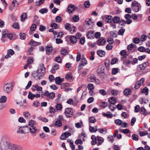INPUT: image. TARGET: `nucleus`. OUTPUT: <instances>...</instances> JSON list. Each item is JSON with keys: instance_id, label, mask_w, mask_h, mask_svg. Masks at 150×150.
<instances>
[{"instance_id": "f257e3e1", "label": "nucleus", "mask_w": 150, "mask_h": 150, "mask_svg": "<svg viewBox=\"0 0 150 150\" xmlns=\"http://www.w3.org/2000/svg\"><path fill=\"white\" fill-rule=\"evenodd\" d=\"M37 129L36 127H33L31 128L27 125L21 126L16 129V132L18 133L26 134L29 132L32 134L36 133Z\"/></svg>"}, {"instance_id": "f03ea898", "label": "nucleus", "mask_w": 150, "mask_h": 150, "mask_svg": "<svg viewBox=\"0 0 150 150\" xmlns=\"http://www.w3.org/2000/svg\"><path fill=\"white\" fill-rule=\"evenodd\" d=\"M10 141L8 136L5 135L2 137L0 142V150H8Z\"/></svg>"}, {"instance_id": "7ed1b4c3", "label": "nucleus", "mask_w": 150, "mask_h": 150, "mask_svg": "<svg viewBox=\"0 0 150 150\" xmlns=\"http://www.w3.org/2000/svg\"><path fill=\"white\" fill-rule=\"evenodd\" d=\"M46 68L44 66L43 64L41 63L39 64L38 69L36 71L37 76L39 79L42 78L44 76L45 71Z\"/></svg>"}, {"instance_id": "20e7f679", "label": "nucleus", "mask_w": 150, "mask_h": 150, "mask_svg": "<svg viewBox=\"0 0 150 150\" xmlns=\"http://www.w3.org/2000/svg\"><path fill=\"white\" fill-rule=\"evenodd\" d=\"M81 56L80 53L78 52L76 56V61L79 62L81 59L79 67H80L81 66H84L87 64V62L86 59L83 57V55Z\"/></svg>"}, {"instance_id": "39448f33", "label": "nucleus", "mask_w": 150, "mask_h": 150, "mask_svg": "<svg viewBox=\"0 0 150 150\" xmlns=\"http://www.w3.org/2000/svg\"><path fill=\"white\" fill-rule=\"evenodd\" d=\"M41 96L42 97H46L48 99H53L55 97V94L53 92L49 93L47 91L42 92L41 94Z\"/></svg>"}, {"instance_id": "423d86ee", "label": "nucleus", "mask_w": 150, "mask_h": 150, "mask_svg": "<svg viewBox=\"0 0 150 150\" xmlns=\"http://www.w3.org/2000/svg\"><path fill=\"white\" fill-rule=\"evenodd\" d=\"M131 7L132 10L135 12H138L141 8L140 4L136 1H132Z\"/></svg>"}, {"instance_id": "0eeeda50", "label": "nucleus", "mask_w": 150, "mask_h": 150, "mask_svg": "<svg viewBox=\"0 0 150 150\" xmlns=\"http://www.w3.org/2000/svg\"><path fill=\"white\" fill-rule=\"evenodd\" d=\"M13 87L11 83H6L4 87V91L6 93L9 94L12 91Z\"/></svg>"}, {"instance_id": "6e6552de", "label": "nucleus", "mask_w": 150, "mask_h": 150, "mask_svg": "<svg viewBox=\"0 0 150 150\" xmlns=\"http://www.w3.org/2000/svg\"><path fill=\"white\" fill-rule=\"evenodd\" d=\"M8 150H23V148L21 146L12 144L10 141Z\"/></svg>"}, {"instance_id": "1a4fd4ad", "label": "nucleus", "mask_w": 150, "mask_h": 150, "mask_svg": "<svg viewBox=\"0 0 150 150\" xmlns=\"http://www.w3.org/2000/svg\"><path fill=\"white\" fill-rule=\"evenodd\" d=\"M144 81V79L143 78H141L136 82L134 86V88L136 89H139L141 86L143 85Z\"/></svg>"}, {"instance_id": "9d476101", "label": "nucleus", "mask_w": 150, "mask_h": 150, "mask_svg": "<svg viewBox=\"0 0 150 150\" xmlns=\"http://www.w3.org/2000/svg\"><path fill=\"white\" fill-rule=\"evenodd\" d=\"M64 113L67 117H71L73 115V110L71 108H67L65 110Z\"/></svg>"}, {"instance_id": "9b49d317", "label": "nucleus", "mask_w": 150, "mask_h": 150, "mask_svg": "<svg viewBox=\"0 0 150 150\" xmlns=\"http://www.w3.org/2000/svg\"><path fill=\"white\" fill-rule=\"evenodd\" d=\"M71 134L68 132H66L63 133L61 136L60 139L61 140H65L66 138H68L71 136Z\"/></svg>"}, {"instance_id": "f8f14e48", "label": "nucleus", "mask_w": 150, "mask_h": 150, "mask_svg": "<svg viewBox=\"0 0 150 150\" xmlns=\"http://www.w3.org/2000/svg\"><path fill=\"white\" fill-rule=\"evenodd\" d=\"M149 65V62H148L143 63L139 66L138 67V69L139 70H142L144 69Z\"/></svg>"}, {"instance_id": "ddd939ff", "label": "nucleus", "mask_w": 150, "mask_h": 150, "mask_svg": "<svg viewBox=\"0 0 150 150\" xmlns=\"http://www.w3.org/2000/svg\"><path fill=\"white\" fill-rule=\"evenodd\" d=\"M32 89L34 91L35 90L37 91H41L42 90V88L38 86V84L33 85Z\"/></svg>"}, {"instance_id": "4468645a", "label": "nucleus", "mask_w": 150, "mask_h": 150, "mask_svg": "<svg viewBox=\"0 0 150 150\" xmlns=\"http://www.w3.org/2000/svg\"><path fill=\"white\" fill-rule=\"evenodd\" d=\"M93 25V23L92 22L91 20L89 19L86 22V27L87 29H89L91 28Z\"/></svg>"}, {"instance_id": "2eb2a0df", "label": "nucleus", "mask_w": 150, "mask_h": 150, "mask_svg": "<svg viewBox=\"0 0 150 150\" xmlns=\"http://www.w3.org/2000/svg\"><path fill=\"white\" fill-rule=\"evenodd\" d=\"M64 79L63 78H61L58 76L55 79V81L57 85H60L61 83L64 81Z\"/></svg>"}, {"instance_id": "dca6fc26", "label": "nucleus", "mask_w": 150, "mask_h": 150, "mask_svg": "<svg viewBox=\"0 0 150 150\" xmlns=\"http://www.w3.org/2000/svg\"><path fill=\"white\" fill-rule=\"evenodd\" d=\"M104 67L103 66H100L97 69V72L99 74L103 73L104 72Z\"/></svg>"}, {"instance_id": "f3484780", "label": "nucleus", "mask_w": 150, "mask_h": 150, "mask_svg": "<svg viewBox=\"0 0 150 150\" xmlns=\"http://www.w3.org/2000/svg\"><path fill=\"white\" fill-rule=\"evenodd\" d=\"M96 140L97 142V146H99L103 142L104 139L101 137L97 136Z\"/></svg>"}, {"instance_id": "a211bd4d", "label": "nucleus", "mask_w": 150, "mask_h": 150, "mask_svg": "<svg viewBox=\"0 0 150 150\" xmlns=\"http://www.w3.org/2000/svg\"><path fill=\"white\" fill-rule=\"evenodd\" d=\"M75 9V7L74 5H69L67 8V11L71 13L74 11Z\"/></svg>"}, {"instance_id": "6ab92c4d", "label": "nucleus", "mask_w": 150, "mask_h": 150, "mask_svg": "<svg viewBox=\"0 0 150 150\" xmlns=\"http://www.w3.org/2000/svg\"><path fill=\"white\" fill-rule=\"evenodd\" d=\"M8 34H9V33L6 30H4L3 32L2 36L1 38L2 41L4 42L5 40L4 38H7Z\"/></svg>"}, {"instance_id": "aec40b11", "label": "nucleus", "mask_w": 150, "mask_h": 150, "mask_svg": "<svg viewBox=\"0 0 150 150\" xmlns=\"http://www.w3.org/2000/svg\"><path fill=\"white\" fill-rule=\"evenodd\" d=\"M96 77L93 74H91L88 77L87 79L89 82H93L95 80Z\"/></svg>"}, {"instance_id": "412c9836", "label": "nucleus", "mask_w": 150, "mask_h": 150, "mask_svg": "<svg viewBox=\"0 0 150 150\" xmlns=\"http://www.w3.org/2000/svg\"><path fill=\"white\" fill-rule=\"evenodd\" d=\"M29 44L31 46H35L39 45L40 43L39 42H36L33 40H31Z\"/></svg>"}, {"instance_id": "4be33fe9", "label": "nucleus", "mask_w": 150, "mask_h": 150, "mask_svg": "<svg viewBox=\"0 0 150 150\" xmlns=\"http://www.w3.org/2000/svg\"><path fill=\"white\" fill-rule=\"evenodd\" d=\"M94 32L92 31H89L87 34V37L89 39H93L94 38Z\"/></svg>"}, {"instance_id": "5701e85b", "label": "nucleus", "mask_w": 150, "mask_h": 150, "mask_svg": "<svg viewBox=\"0 0 150 150\" xmlns=\"http://www.w3.org/2000/svg\"><path fill=\"white\" fill-rule=\"evenodd\" d=\"M106 42V41L104 38H101L98 40V44L99 45H103Z\"/></svg>"}, {"instance_id": "b1692460", "label": "nucleus", "mask_w": 150, "mask_h": 150, "mask_svg": "<svg viewBox=\"0 0 150 150\" xmlns=\"http://www.w3.org/2000/svg\"><path fill=\"white\" fill-rule=\"evenodd\" d=\"M118 134V130H116L115 131L114 133L113 134V136L114 137H116L118 139H121L122 138V135L120 134Z\"/></svg>"}, {"instance_id": "393cba45", "label": "nucleus", "mask_w": 150, "mask_h": 150, "mask_svg": "<svg viewBox=\"0 0 150 150\" xmlns=\"http://www.w3.org/2000/svg\"><path fill=\"white\" fill-rule=\"evenodd\" d=\"M70 40L71 43L74 44L76 42L77 39L75 36L72 35L70 37Z\"/></svg>"}, {"instance_id": "a878e982", "label": "nucleus", "mask_w": 150, "mask_h": 150, "mask_svg": "<svg viewBox=\"0 0 150 150\" xmlns=\"http://www.w3.org/2000/svg\"><path fill=\"white\" fill-rule=\"evenodd\" d=\"M108 101L110 105H114L115 103L116 102V100L115 98L112 97L110 98L108 100Z\"/></svg>"}, {"instance_id": "bb28decb", "label": "nucleus", "mask_w": 150, "mask_h": 150, "mask_svg": "<svg viewBox=\"0 0 150 150\" xmlns=\"http://www.w3.org/2000/svg\"><path fill=\"white\" fill-rule=\"evenodd\" d=\"M36 122L35 121L33 120H30L28 122V125L30 126L29 127L31 128L33 127H35L34 125H36Z\"/></svg>"}, {"instance_id": "cd10ccee", "label": "nucleus", "mask_w": 150, "mask_h": 150, "mask_svg": "<svg viewBox=\"0 0 150 150\" xmlns=\"http://www.w3.org/2000/svg\"><path fill=\"white\" fill-rule=\"evenodd\" d=\"M112 17L111 16H105V21L108 23H110L112 20Z\"/></svg>"}, {"instance_id": "c85d7f7f", "label": "nucleus", "mask_w": 150, "mask_h": 150, "mask_svg": "<svg viewBox=\"0 0 150 150\" xmlns=\"http://www.w3.org/2000/svg\"><path fill=\"white\" fill-rule=\"evenodd\" d=\"M75 125V127L78 128H81L83 126V122L81 120L79 122L76 123Z\"/></svg>"}, {"instance_id": "c756f323", "label": "nucleus", "mask_w": 150, "mask_h": 150, "mask_svg": "<svg viewBox=\"0 0 150 150\" xmlns=\"http://www.w3.org/2000/svg\"><path fill=\"white\" fill-rule=\"evenodd\" d=\"M123 93L124 94L125 96L129 95L131 93V90L129 88H126L124 90Z\"/></svg>"}, {"instance_id": "7c9ffc66", "label": "nucleus", "mask_w": 150, "mask_h": 150, "mask_svg": "<svg viewBox=\"0 0 150 150\" xmlns=\"http://www.w3.org/2000/svg\"><path fill=\"white\" fill-rule=\"evenodd\" d=\"M97 54L100 57H103L105 55V52L102 50H99L97 51Z\"/></svg>"}, {"instance_id": "2f4dec72", "label": "nucleus", "mask_w": 150, "mask_h": 150, "mask_svg": "<svg viewBox=\"0 0 150 150\" xmlns=\"http://www.w3.org/2000/svg\"><path fill=\"white\" fill-rule=\"evenodd\" d=\"M27 17V14L25 13H23L21 16V20L22 22H24L25 21Z\"/></svg>"}, {"instance_id": "473e14b6", "label": "nucleus", "mask_w": 150, "mask_h": 150, "mask_svg": "<svg viewBox=\"0 0 150 150\" xmlns=\"http://www.w3.org/2000/svg\"><path fill=\"white\" fill-rule=\"evenodd\" d=\"M102 115L103 116L109 118H111L112 117V115L109 112H107L106 113L105 112L103 113Z\"/></svg>"}, {"instance_id": "72a5a7b5", "label": "nucleus", "mask_w": 150, "mask_h": 150, "mask_svg": "<svg viewBox=\"0 0 150 150\" xmlns=\"http://www.w3.org/2000/svg\"><path fill=\"white\" fill-rule=\"evenodd\" d=\"M140 112L141 114L144 115H146L148 113L146 110L143 107L141 108Z\"/></svg>"}, {"instance_id": "f704fd0d", "label": "nucleus", "mask_w": 150, "mask_h": 150, "mask_svg": "<svg viewBox=\"0 0 150 150\" xmlns=\"http://www.w3.org/2000/svg\"><path fill=\"white\" fill-rule=\"evenodd\" d=\"M56 109L57 110H61L62 108V105L60 103H57L55 106Z\"/></svg>"}, {"instance_id": "c9c22d12", "label": "nucleus", "mask_w": 150, "mask_h": 150, "mask_svg": "<svg viewBox=\"0 0 150 150\" xmlns=\"http://www.w3.org/2000/svg\"><path fill=\"white\" fill-rule=\"evenodd\" d=\"M7 100V97L5 96H3L0 98V102L1 103H5Z\"/></svg>"}, {"instance_id": "e433bc0d", "label": "nucleus", "mask_w": 150, "mask_h": 150, "mask_svg": "<svg viewBox=\"0 0 150 150\" xmlns=\"http://www.w3.org/2000/svg\"><path fill=\"white\" fill-rule=\"evenodd\" d=\"M40 103L37 101H34L33 102V106L35 107H38L40 105Z\"/></svg>"}, {"instance_id": "4c0bfd02", "label": "nucleus", "mask_w": 150, "mask_h": 150, "mask_svg": "<svg viewBox=\"0 0 150 150\" xmlns=\"http://www.w3.org/2000/svg\"><path fill=\"white\" fill-rule=\"evenodd\" d=\"M52 50V48L51 46L50 45H47L46 47V51L48 53L51 52Z\"/></svg>"}, {"instance_id": "58836bf2", "label": "nucleus", "mask_w": 150, "mask_h": 150, "mask_svg": "<svg viewBox=\"0 0 150 150\" xmlns=\"http://www.w3.org/2000/svg\"><path fill=\"white\" fill-rule=\"evenodd\" d=\"M148 89L147 87H145L141 91L142 93H145L146 95H147L148 94Z\"/></svg>"}, {"instance_id": "ea45409f", "label": "nucleus", "mask_w": 150, "mask_h": 150, "mask_svg": "<svg viewBox=\"0 0 150 150\" xmlns=\"http://www.w3.org/2000/svg\"><path fill=\"white\" fill-rule=\"evenodd\" d=\"M120 54L122 56L123 58H125L127 56L126 52L125 50H122L120 52Z\"/></svg>"}, {"instance_id": "a19ab883", "label": "nucleus", "mask_w": 150, "mask_h": 150, "mask_svg": "<svg viewBox=\"0 0 150 150\" xmlns=\"http://www.w3.org/2000/svg\"><path fill=\"white\" fill-rule=\"evenodd\" d=\"M66 79L67 80H71L72 78V75L71 73H70L66 74L65 77Z\"/></svg>"}, {"instance_id": "79ce46f5", "label": "nucleus", "mask_w": 150, "mask_h": 150, "mask_svg": "<svg viewBox=\"0 0 150 150\" xmlns=\"http://www.w3.org/2000/svg\"><path fill=\"white\" fill-rule=\"evenodd\" d=\"M62 125V122L59 120L56 121L55 122V125L57 127L61 126Z\"/></svg>"}, {"instance_id": "37998d69", "label": "nucleus", "mask_w": 150, "mask_h": 150, "mask_svg": "<svg viewBox=\"0 0 150 150\" xmlns=\"http://www.w3.org/2000/svg\"><path fill=\"white\" fill-rule=\"evenodd\" d=\"M45 0H40L39 1H36L35 3L36 6H39L43 4Z\"/></svg>"}, {"instance_id": "c03bdc74", "label": "nucleus", "mask_w": 150, "mask_h": 150, "mask_svg": "<svg viewBox=\"0 0 150 150\" xmlns=\"http://www.w3.org/2000/svg\"><path fill=\"white\" fill-rule=\"evenodd\" d=\"M72 20L76 22L79 20V16L77 15H74L72 17Z\"/></svg>"}, {"instance_id": "a18cd8bd", "label": "nucleus", "mask_w": 150, "mask_h": 150, "mask_svg": "<svg viewBox=\"0 0 150 150\" xmlns=\"http://www.w3.org/2000/svg\"><path fill=\"white\" fill-rule=\"evenodd\" d=\"M99 93L101 95L104 96L106 94V91L104 89H100L99 91Z\"/></svg>"}, {"instance_id": "49530a36", "label": "nucleus", "mask_w": 150, "mask_h": 150, "mask_svg": "<svg viewBox=\"0 0 150 150\" xmlns=\"http://www.w3.org/2000/svg\"><path fill=\"white\" fill-rule=\"evenodd\" d=\"M61 96V95L60 94H59L58 95L57 98L54 101L55 103H57L59 102Z\"/></svg>"}, {"instance_id": "de8ad7c7", "label": "nucleus", "mask_w": 150, "mask_h": 150, "mask_svg": "<svg viewBox=\"0 0 150 150\" xmlns=\"http://www.w3.org/2000/svg\"><path fill=\"white\" fill-rule=\"evenodd\" d=\"M120 21V18L118 17L115 16L113 19V21L115 23H118Z\"/></svg>"}, {"instance_id": "09e8293b", "label": "nucleus", "mask_w": 150, "mask_h": 150, "mask_svg": "<svg viewBox=\"0 0 150 150\" xmlns=\"http://www.w3.org/2000/svg\"><path fill=\"white\" fill-rule=\"evenodd\" d=\"M88 120L89 122L91 123H94L96 121L95 118L93 117H89Z\"/></svg>"}, {"instance_id": "8fccbe9b", "label": "nucleus", "mask_w": 150, "mask_h": 150, "mask_svg": "<svg viewBox=\"0 0 150 150\" xmlns=\"http://www.w3.org/2000/svg\"><path fill=\"white\" fill-rule=\"evenodd\" d=\"M39 120H41L44 122H48V120L46 118L42 117L41 116H40L38 117Z\"/></svg>"}, {"instance_id": "3c124183", "label": "nucleus", "mask_w": 150, "mask_h": 150, "mask_svg": "<svg viewBox=\"0 0 150 150\" xmlns=\"http://www.w3.org/2000/svg\"><path fill=\"white\" fill-rule=\"evenodd\" d=\"M37 27V25L35 24H33L30 28V30L31 31H35Z\"/></svg>"}, {"instance_id": "603ef678", "label": "nucleus", "mask_w": 150, "mask_h": 150, "mask_svg": "<svg viewBox=\"0 0 150 150\" xmlns=\"http://www.w3.org/2000/svg\"><path fill=\"white\" fill-rule=\"evenodd\" d=\"M139 134L140 136H143L148 134V133L146 131L144 132L140 131L139 132Z\"/></svg>"}, {"instance_id": "864d4df0", "label": "nucleus", "mask_w": 150, "mask_h": 150, "mask_svg": "<svg viewBox=\"0 0 150 150\" xmlns=\"http://www.w3.org/2000/svg\"><path fill=\"white\" fill-rule=\"evenodd\" d=\"M132 139L133 140L137 141L139 140V137L138 136L135 134H133L132 136Z\"/></svg>"}, {"instance_id": "5fc2aeb1", "label": "nucleus", "mask_w": 150, "mask_h": 150, "mask_svg": "<svg viewBox=\"0 0 150 150\" xmlns=\"http://www.w3.org/2000/svg\"><path fill=\"white\" fill-rule=\"evenodd\" d=\"M39 11L41 13L43 14L47 13L48 11V10L46 8H41Z\"/></svg>"}, {"instance_id": "6e6d98bb", "label": "nucleus", "mask_w": 150, "mask_h": 150, "mask_svg": "<svg viewBox=\"0 0 150 150\" xmlns=\"http://www.w3.org/2000/svg\"><path fill=\"white\" fill-rule=\"evenodd\" d=\"M35 95L32 94L30 92H29V95L28 96V97L29 98L33 100L34 98Z\"/></svg>"}, {"instance_id": "4d7b16f0", "label": "nucleus", "mask_w": 150, "mask_h": 150, "mask_svg": "<svg viewBox=\"0 0 150 150\" xmlns=\"http://www.w3.org/2000/svg\"><path fill=\"white\" fill-rule=\"evenodd\" d=\"M20 38L22 40H24L26 38V35L25 33H21L19 34Z\"/></svg>"}, {"instance_id": "13d9d810", "label": "nucleus", "mask_w": 150, "mask_h": 150, "mask_svg": "<svg viewBox=\"0 0 150 150\" xmlns=\"http://www.w3.org/2000/svg\"><path fill=\"white\" fill-rule=\"evenodd\" d=\"M114 122L116 125H120L122 122V120L120 119H117L115 120Z\"/></svg>"}, {"instance_id": "bf43d9fd", "label": "nucleus", "mask_w": 150, "mask_h": 150, "mask_svg": "<svg viewBox=\"0 0 150 150\" xmlns=\"http://www.w3.org/2000/svg\"><path fill=\"white\" fill-rule=\"evenodd\" d=\"M88 90H93L94 89L93 84L92 83H89L88 85Z\"/></svg>"}, {"instance_id": "052dcab7", "label": "nucleus", "mask_w": 150, "mask_h": 150, "mask_svg": "<svg viewBox=\"0 0 150 150\" xmlns=\"http://www.w3.org/2000/svg\"><path fill=\"white\" fill-rule=\"evenodd\" d=\"M118 71V68H113L112 69V74L113 75L115 74Z\"/></svg>"}, {"instance_id": "680f3d73", "label": "nucleus", "mask_w": 150, "mask_h": 150, "mask_svg": "<svg viewBox=\"0 0 150 150\" xmlns=\"http://www.w3.org/2000/svg\"><path fill=\"white\" fill-rule=\"evenodd\" d=\"M120 132L123 133L125 134L128 133L129 132V130L128 129H120Z\"/></svg>"}, {"instance_id": "e2e57ef3", "label": "nucleus", "mask_w": 150, "mask_h": 150, "mask_svg": "<svg viewBox=\"0 0 150 150\" xmlns=\"http://www.w3.org/2000/svg\"><path fill=\"white\" fill-rule=\"evenodd\" d=\"M125 31V30L124 29H122L120 30L118 32V34L120 35H123Z\"/></svg>"}, {"instance_id": "0e129e2a", "label": "nucleus", "mask_w": 150, "mask_h": 150, "mask_svg": "<svg viewBox=\"0 0 150 150\" xmlns=\"http://www.w3.org/2000/svg\"><path fill=\"white\" fill-rule=\"evenodd\" d=\"M101 36V34L100 32H97L94 35L96 39L99 38H100Z\"/></svg>"}, {"instance_id": "69168bd1", "label": "nucleus", "mask_w": 150, "mask_h": 150, "mask_svg": "<svg viewBox=\"0 0 150 150\" xmlns=\"http://www.w3.org/2000/svg\"><path fill=\"white\" fill-rule=\"evenodd\" d=\"M23 115L25 118H28L30 116V114L28 112H24Z\"/></svg>"}, {"instance_id": "338daca9", "label": "nucleus", "mask_w": 150, "mask_h": 150, "mask_svg": "<svg viewBox=\"0 0 150 150\" xmlns=\"http://www.w3.org/2000/svg\"><path fill=\"white\" fill-rule=\"evenodd\" d=\"M55 112V109L52 107H51L50 108V112L53 114H54Z\"/></svg>"}, {"instance_id": "774afa93", "label": "nucleus", "mask_w": 150, "mask_h": 150, "mask_svg": "<svg viewBox=\"0 0 150 150\" xmlns=\"http://www.w3.org/2000/svg\"><path fill=\"white\" fill-rule=\"evenodd\" d=\"M106 49L108 50H110L112 48V45L111 44H108L106 46Z\"/></svg>"}]
</instances>
